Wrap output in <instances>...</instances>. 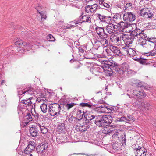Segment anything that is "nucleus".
<instances>
[{
  "label": "nucleus",
  "mask_w": 156,
  "mask_h": 156,
  "mask_svg": "<svg viewBox=\"0 0 156 156\" xmlns=\"http://www.w3.org/2000/svg\"><path fill=\"white\" fill-rule=\"evenodd\" d=\"M112 129H110L109 127H105L102 131V133L110 135Z\"/></svg>",
  "instance_id": "obj_41"
},
{
  "label": "nucleus",
  "mask_w": 156,
  "mask_h": 156,
  "mask_svg": "<svg viewBox=\"0 0 156 156\" xmlns=\"http://www.w3.org/2000/svg\"><path fill=\"white\" fill-rule=\"evenodd\" d=\"M133 94L134 95L136 96L137 98L141 99L144 98L146 95L145 93L143 90H133Z\"/></svg>",
  "instance_id": "obj_18"
},
{
  "label": "nucleus",
  "mask_w": 156,
  "mask_h": 156,
  "mask_svg": "<svg viewBox=\"0 0 156 156\" xmlns=\"http://www.w3.org/2000/svg\"><path fill=\"white\" fill-rule=\"evenodd\" d=\"M55 108H49V112L50 114L52 116H54L56 115L57 113L58 112L59 113L60 112V110H59V109L60 108H58V110H55Z\"/></svg>",
  "instance_id": "obj_30"
},
{
  "label": "nucleus",
  "mask_w": 156,
  "mask_h": 156,
  "mask_svg": "<svg viewBox=\"0 0 156 156\" xmlns=\"http://www.w3.org/2000/svg\"><path fill=\"white\" fill-rule=\"evenodd\" d=\"M113 21L115 23L119 25L120 23H122L125 26L126 23H124L122 21H121V16L120 14H115L113 17Z\"/></svg>",
  "instance_id": "obj_21"
},
{
  "label": "nucleus",
  "mask_w": 156,
  "mask_h": 156,
  "mask_svg": "<svg viewBox=\"0 0 156 156\" xmlns=\"http://www.w3.org/2000/svg\"><path fill=\"white\" fill-rule=\"evenodd\" d=\"M66 129L65 124L64 123H59L56 129L57 131L59 133L64 132Z\"/></svg>",
  "instance_id": "obj_24"
},
{
  "label": "nucleus",
  "mask_w": 156,
  "mask_h": 156,
  "mask_svg": "<svg viewBox=\"0 0 156 156\" xmlns=\"http://www.w3.org/2000/svg\"><path fill=\"white\" fill-rule=\"evenodd\" d=\"M51 105V104H50L49 105V107H51V108L55 107V106L57 107H61L60 106V105H59L57 103H56L52 104V105Z\"/></svg>",
  "instance_id": "obj_57"
},
{
  "label": "nucleus",
  "mask_w": 156,
  "mask_h": 156,
  "mask_svg": "<svg viewBox=\"0 0 156 156\" xmlns=\"http://www.w3.org/2000/svg\"><path fill=\"white\" fill-rule=\"evenodd\" d=\"M95 30L96 32L99 37L100 36L103 35V34L106 33L105 32L104 28L103 27L97 26L95 28Z\"/></svg>",
  "instance_id": "obj_28"
},
{
  "label": "nucleus",
  "mask_w": 156,
  "mask_h": 156,
  "mask_svg": "<svg viewBox=\"0 0 156 156\" xmlns=\"http://www.w3.org/2000/svg\"><path fill=\"white\" fill-rule=\"evenodd\" d=\"M84 55L85 58L88 59H91L94 58L93 54L90 52H86Z\"/></svg>",
  "instance_id": "obj_42"
},
{
  "label": "nucleus",
  "mask_w": 156,
  "mask_h": 156,
  "mask_svg": "<svg viewBox=\"0 0 156 156\" xmlns=\"http://www.w3.org/2000/svg\"><path fill=\"white\" fill-rule=\"evenodd\" d=\"M103 64L101 66V68L103 69L107 76H111L115 73L114 71L116 72V69H115V62L113 61L110 62L109 61H103ZM100 67H98L97 69L99 71L100 69ZM92 72H94L96 71V69L95 68L92 69Z\"/></svg>",
  "instance_id": "obj_1"
},
{
  "label": "nucleus",
  "mask_w": 156,
  "mask_h": 156,
  "mask_svg": "<svg viewBox=\"0 0 156 156\" xmlns=\"http://www.w3.org/2000/svg\"><path fill=\"white\" fill-rule=\"evenodd\" d=\"M137 38H141V40L145 39L147 40L146 39L147 38V34L144 33V31H142V32H140L137 37Z\"/></svg>",
  "instance_id": "obj_36"
},
{
  "label": "nucleus",
  "mask_w": 156,
  "mask_h": 156,
  "mask_svg": "<svg viewBox=\"0 0 156 156\" xmlns=\"http://www.w3.org/2000/svg\"><path fill=\"white\" fill-rule=\"evenodd\" d=\"M36 145L34 141L29 142L27 147L25 149L24 152L26 154H29L35 149Z\"/></svg>",
  "instance_id": "obj_14"
},
{
  "label": "nucleus",
  "mask_w": 156,
  "mask_h": 156,
  "mask_svg": "<svg viewBox=\"0 0 156 156\" xmlns=\"http://www.w3.org/2000/svg\"><path fill=\"white\" fill-rule=\"evenodd\" d=\"M112 135L113 139H115L116 140H120L119 137L120 136V134L118 132L117 130L114 129L112 130L111 133L110 134Z\"/></svg>",
  "instance_id": "obj_26"
},
{
  "label": "nucleus",
  "mask_w": 156,
  "mask_h": 156,
  "mask_svg": "<svg viewBox=\"0 0 156 156\" xmlns=\"http://www.w3.org/2000/svg\"><path fill=\"white\" fill-rule=\"evenodd\" d=\"M136 16L131 12L124 11L123 16V20L127 22H132L136 19Z\"/></svg>",
  "instance_id": "obj_4"
},
{
  "label": "nucleus",
  "mask_w": 156,
  "mask_h": 156,
  "mask_svg": "<svg viewBox=\"0 0 156 156\" xmlns=\"http://www.w3.org/2000/svg\"><path fill=\"white\" fill-rule=\"evenodd\" d=\"M115 66L116 72L120 74H123L125 72L127 71L129 68L128 65L126 62L119 65L115 62Z\"/></svg>",
  "instance_id": "obj_5"
},
{
  "label": "nucleus",
  "mask_w": 156,
  "mask_h": 156,
  "mask_svg": "<svg viewBox=\"0 0 156 156\" xmlns=\"http://www.w3.org/2000/svg\"><path fill=\"white\" fill-rule=\"evenodd\" d=\"M32 98H30L28 99L21 100L19 102L18 107H21L23 106L25 107H27V106L35 107V103H33L31 101Z\"/></svg>",
  "instance_id": "obj_7"
},
{
  "label": "nucleus",
  "mask_w": 156,
  "mask_h": 156,
  "mask_svg": "<svg viewBox=\"0 0 156 156\" xmlns=\"http://www.w3.org/2000/svg\"><path fill=\"white\" fill-rule=\"evenodd\" d=\"M96 116L91 114H88L86 112L84 115V118L83 119V121L88 124H93L94 123Z\"/></svg>",
  "instance_id": "obj_13"
},
{
  "label": "nucleus",
  "mask_w": 156,
  "mask_h": 156,
  "mask_svg": "<svg viewBox=\"0 0 156 156\" xmlns=\"http://www.w3.org/2000/svg\"><path fill=\"white\" fill-rule=\"evenodd\" d=\"M37 129H40L41 132L43 134H45L48 132L47 128L44 126L43 123H37L36 124Z\"/></svg>",
  "instance_id": "obj_23"
},
{
  "label": "nucleus",
  "mask_w": 156,
  "mask_h": 156,
  "mask_svg": "<svg viewBox=\"0 0 156 156\" xmlns=\"http://www.w3.org/2000/svg\"><path fill=\"white\" fill-rule=\"evenodd\" d=\"M122 50L125 51H126L127 54L128 55L129 53V51L130 48H129L127 46H125L122 48Z\"/></svg>",
  "instance_id": "obj_55"
},
{
  "label": "nucleus",
  "mask_w": 156,
  "mask_h": 156,
  "mask_svg": "<svg viewBox=\"0 0 156 156\" xmlns=\"http://www.w3.org/2000/svg\"><path fill=\"white\" fill-rule=\"evenodd\" d=\"M86 114V112H84L83 111L82 112L81 110H79L77 113V117L78 118L77 119V121H79L83 119V116L84 117V115Z\"/></svg>",
  "instance_id": "obj_34"
},
{
  "label": "nucleus",
  "mask_w": 156,
  "mask_h": 156,
  "mask_svg": "<svg viewBox=\"0 0 156 156\" xmlns=\"http://www.w3.org/2000/svg\"><path fill=\"white\" fill-rule=\"evenodd\" d=\"M79 105L82 107H91L93 106L92 105L90 104L87 103H81Z\"/></svg>",
  "instance_id": "obj_51"
},
{
  "label": "nucleus",
  "mask_w": 156,
  "mask_h": 156,
  "mask_svg": "<svg viewBox=\"0 0 156 156\" xmlns=\"http://www.w3.org/2000/svg\"><path fill=\"white\" fill-rule=\"evenodd\" d=\"M18 94L19 95H22L23 94L26 93L27 94L32 95L34 94L35 93L34 91V89L31 87H28L25 89L23 91L21 90L18 91Z\"/></svg>",
  "instance_id": "obj_17"
},
{
  "label": "nucleus",
  "mask_w": 156,
  "mask_h": 156,
  "mask_svg": "<svg viewBox=\"0 0 156 156\" xmlns=\"http://www.w3.org/2000/svg\"><path fill=\"white\" fill-rule=\"evenodd\" d=\"M48 144L46 142H43L37 146L36 151L38 154H41L46 152Z\"/></svg>",
  "instance_id": "obj_9"
},
{
  "label": "nucleus",
  "mask_w": 156,
  "mask_h": 156,
  "mask_svg": "<svg viewBox=\"0 0 156 156\" xmlns=\"http://www.w3.org/2000/svg\"><path fill=\"white\" fill-rule=\"evenodd\" d=\"M79 51L80 52L83 53L84 52V50L82 48L80 47L79 48Z\"/></svg>",
  "instance_id": "obj_63"
},
{
  "label": "nucleus",
  "mask_w": 156,
  "mask_h": 156,
  "mask_svg": "<svg viewBox=\"0 0 156 156\" xmlns=\"http://www.w3.org/2000/svg\"><path fill=\"white\" fill-rule=\"evenodd\" d=\"M57 142L59 144H62L66 142H70L71 141L68 140V137L66 136H61L59 138H56Z\"/></svg>",
  "instance_id": "obj_27"
},
{
  "label": "nucleus",
  "mask_w": 156,
  "mask_h": 156,
  "mask_svg": "<svg viewBox=\"0 0 156 156\" xmlns=\"http://www.w3.org/2000/svg\"><path fill=\"white\" fill-rule=\"evenodd\" d=\"M15 44L17 47L23 48H26L27 46L26 42L20 39L15 42Z\"/></svg>",
  "instance_id": "obj_22"
},
{
  "label": "nucleus",
  "mask_w": 156,
  "mask_h": 156,
  "mask_svg": "<svg viewBox=\"0 0 156 156\" xmlns=\"http://www.w3.org/2000/svg\"><path fill=\"white\" fill-rule=\"evenodd\" d=\"M142 40L140 42H139L138 44L143 47H146L147 46L146 41H147V40L145 39H142Z\"/></svg>",
  "instance_id": "obj_47"
},
{
  "label": "nucleus",
  "mask_w": 156,
  "mask_h": 156,
  "mask_svg": "<svg viewBox=\"0 0 156 156\" xmlns=\"http://www.w3.org/2000/svg\"><path fill=\"white\" fill-rule=\"evenodd\" d=\"M137 155L136 156H146L147 150L144 148V149H141L136 151Z\"/></svg>",
  "instance_id": "obj_32"
},
{
  "label": "nucleus",
  "mask_w": 156,
  "mask_h": 156,
  "mask_svg": "<svg viewBox=\"0 0 156 156\" xmlns=\"http://www.w3.org/2000/svg\"><path fill=\"white\" fill-rule=\"evenodd\" d=\"M90 126L89 124L86 123L84 121L81 124H79L76 126L75 129L77 131L81 132H83L86 131L89 128Z\"/></svg>",
  "instance_id": "obj_11"
},
{
  "label": "nucleus",
  "mask_w": 156,
  "mask_h": 156,
  "mask_svg": "<svg viewBox=\"0 0 156 156\" xmlns=\"http://www.w3.org/2000/svg\"><path fill=\"white\" fill-rule=\"evenodd\" d=\"M141 105L142 107H148L151 106L150 104L147 102L141 103Z\"/></svg>",
  "instance_id": "obj_53"
},
{
  "label": "nucleus",
  "mask_w": 156,
  "mask_h": 156,
  "mask_svg": "<svg viewBox=\"0 0 156 156\" xmlns=\"http://www.w3.org/2000/svg\"><path fill=\"white\" fill-rule=\"evenodd\" d=\"M147 24L148 25H147V26H150V27H147L149 29H156V21H154L153 22L148 23Z\"/></svg>",
  "instance_id": "obj_38"
},
{
  "label": "nucleus",
  "mask_w": 156,
  "mask_h": 156,
  "mask_svg": "<svg viewBox=\"0 0 156 156\" xmlns=\"http://www.w3.org/2000/svg\"><path fill=\"white\" fill-rule=\"evenodd\" d=\"M43 113H46L47 110V108H40Z\"/></svg>",
  "instance_id": "obj_62"
},
{
  "label": "nucleus",
  "mask_w": 156,
  "mask_h": 156,
  "mask_svg": "<svg viewBox=\"0 0 156 156\" xmlns=\"http://www.w3.org/2000/svg\"><path fill=\"white\" fill-rule=\"evenodd\" d=\"M132 5V4L130 3H127L125 6V10H126V9H127V8H128L129 7L131 6Z\"/></svg>",
  "instance_id": "obj_60"
},
{
  "label": "nucleus",
  "mask_w": 156,
  "mask_h": 156,
  "mask_svg": "<svg viewBox=\"0 0 156 156\" xmlns=\"http://www.w3.org/2000/svg\"><path fill=\"white\" fill-rule=\"evenodd\" d=\"M121 140L123 145H126V135L125 133H124L123 134H121L120 135Z\"/></svg>",
  "instance_id": "obj_39"
},
{
  "label": "nucleus",
  "mask_w": 156,
  "mask_h": 156,
  "mask_svg": "<svg viewBox=\"0 0 156 156\" xmlns=\"http://www.w3.org/2000/svg\"><path fill=\"white\" fill-rule=\"evenodd\" d=\"M131 27V34L133 35L135 37H137L140 32H142V31L138 28L136 25L132 24Z\"/></svg>",
  "instance_id": "obj_19"
},
{
  "label": "nucleus",
  "mask_w": 156,
  "mask_h": 156,
  "mask_svg": "<svg viewBox=\"0 0 156 156\" xmlns=\"http://www.w3.org/2000/svg\"><path fill=\"white\" fill-rule=\"evenodd\" d=\"M85 12L89 13V12L94 13L93 9H92L91 5H87L85 8Z\"/></svg>",
  "instance_id": "obj_45"
},
{
  "label": "nucleus",
  "mask_w": 156,
  "mask_h": 156,
  "mask_svg": "<svg viewBox=\"0 0 156 156\" xmlns=\"http://www.w3.org/2000/svg\"><path fill=\"white\" fill-rule=\"evenodd\" d=\"M33 109L35 111V108H31V112H29L28 109H27L26 108H18V114L20 115L22 113L24 118L25 120H27L28 121V122H27L26 124L29 122L33 120V119L31 116V114L33 115H34L32 112V110Z\"/></svg>",
  "instance_id": "obj_3"
},
{
  "label": "nucleus",
  "mask_w": 156,
  "mask_h": 156,
  "mask_svg": "<svg viewBox=\"0 0 156 156\" xmlns=\"http://www.w3.org/2000/svg\"><path fill=\"white\" fill-rule=\"evenodd\" d=\"M77 118L73 116H71L69 119L68 120L70 123L73 124H75L76 122H78Z\"/></svg>",
  "instance_id": "obj_44"
},
{
  "label": "nucleus",
  "mask_w": 156,
  "mask_h": 156,
  "mask_svg": "<svg viewBox=\"0 0 156 156\" xmlns=\"http://www.w3.org/2000/svg\"><path fill=\"white\" fill-rule=\"evenodd\" d=\"M99 4L101 5V7H100L102 9H104L105 8H109L110 5L104 2V0H98Z\"/></svg>",
  "instance_id": "obj_33"
},
{
  "label": "nucleus",
  "mask_w": 156,
  "mask_h": 156,
  "mask_svg": "<svg viewBox=\"0 0 156 156\" xmlns=\"http://www.w3.org/2000/svg\"><path fill=\"white\" fill-rule=\"evenodd\" d=\"M105 28L107 32L109 34H111L117 31L119 29V27L118 25L110 23H108Z\"/></svg>",
  "instance_id": "obj_8"
},
{
  "label": "nucleus",
  "mask_w": 156,
  "mask_h": 156,
  "mask_svg": "<svg viewBox=\"0 0 156 156\" xmlns=\"http://www.w3.org/2000/svg\"><path fill=\"white\" fill-rule=\"evenodd\" d=\"M129 55H130L131 57H133L136 55V51L133 50V49L130 48L129 51Z\"/></svg>",
  "instance_id": "obj_43"
},
{
  "label": "nucleus",
  "mask_w": 156,
  "mask_h": 156,
  "mask_svg": "<svg viewBox=\"0 0 156 156\" xmlns=\"http://www.w3.org/2000/svg\"><path fill=\"white\" fill-rule=\"evenodd\" d=\"M127 118L129 119H128V122H129V121H132L133 122L135 121V119L134 117L132 115H128Z\"/></svg>",
  "instance_id": "obj_56"
},
{
  "label": "nucleus",
  "mask_w": 156,
  "mask_h": 156,
  "mask_svg": "<svg viewBox=\"0 0 156 156\" xmlns=\"http://www.w3.org/2000/svg\"><path fill=\"white\" fill-rule=\"evenodd\" d=\"M41 20H42L43 19H44V20H46V15H45L44 13H42V14H41Z\"/></svg>",
  "instance_id": "obj_59"
},
{
  "label": "nucleus",
  "mask_w": 156,
  "mask_h": 156,
  "mask_svg": "<svg viewBox=\"0 0 156 156\" xmlns=\"http://www.w3.org/2000/svg\"><path fill=\"white\" fill-rule=\"evenodd\" d=\"M150 52L151 56L152 57L156 56V46L155 45H154L153 49L151 50Z\"/></svg>",
  "instance_id": "obj_49"
},
{
  "label": "nucleus",
  "mask_w": 156,
  "mask_h": 156,
  "mask_svg": "<svg viewBox=\"0 0 156 156\" xmlns=\"http://www.w3.org/2000/svg\"><path fill=\"white\" fill-rule=\"evenodd\" d=\"M112 147L115 150H118L120 149L119 144L116 143L113 144L112 146Z\"/></svg>",
  "instance_id": "obj_54"
},
{
  "label": "nucleus",
  "mask_w": 156,
  "mask_h": 156,
  "mask_svg": "<svg viewBox=\"0 0 156 156\" xmlns=\"http://www.w3.org/2000/svg\"><path fill=\"white\" fill-rule=\"evenodd\" d=\"M140 12L141 16L147 18L149 20L151 19L154 16V14L152 11L147 8L141 9Z\"/></svg>",
  "instance_id": "obj_6"
},
{
  "label": "nucleus",
  "mask_w": 156,
  "mask_h": 156,
  "mask_svg": "<svg viewBox=\"0 0 156 156\" xmlns=\"http://www.w3.org/2000/svg\"><path fill=\"white\" fill-rule=\"evenodd\" d=\"M112 116L109 115H96L94 123L98 127H101L110 124L112 122Z\"/></svg>",
  "instance_id": "obj_2"
},
{
  "label": "nucleus",
  "mask_w": 156,
  "mask_h": 156,
  "mask_svg": "<svg viewBox=\"0 0 156 156\" xmlns=\"http://www.w3.org/2000/svg\"><path fill=\"white\" fill-rule=\"evenodd\" d=\"M147 41L154 44H156V38L153 37H148L146 39Z\"/></svg>",
  "instance_id": "obj_46"
},
{
  "label": "nucleus",
  "mask_w": 156,
  "mask_h": 156,
  "mask_svg": "<svg viewBox=\"0 0 156 156\" xmlns=\"http://www.w3.org/2000/svg\"><path fill=\"white\" fill-rule=\"evenodd\" d=\"M100 38L99 42H100L104 47H106L108 44V35L107 33L103 34L102 36H99Z\"/></svg>",
  "instance_id": "obj_12"
},
{
  "label": "nucleus",
  "mask_w": 156,
  "mask_h": 156,
  "mask_svg": "<svg viewBox=\"0 0 156 156\" xmlns=\"http://www.w3.org/2000/svg\"><path fill=\"white\" fill-rule=\"evenodd\" d=\"M133 59L135 61H137L140 64L144 65H146L150 64L152 62L150 61L151 59L148 58H144L141 56L138 57H136Z\"/></svg>",
  "instance_id": "obj_10"
},
{
  "label": "nucleus",
  "mask_w": 156,
  "mask_h": 156,
  "mask_svg": "<svg viewBox=\"0 0 156 156\" xmlns=\"http://www.w3.org/2000/svg\"><path fill=\"white\" fill-rule=\"evenodd\" d=\"M110 48L111 51L114 54L119 55L121 53L119 48L117 47L112 46Z\"/></svg>",
  "instance_id": "obj_29"
},
{
  "label": "nucleus",
  "mask_w": 156,
  "mask_h": 156,
  "mask_svg": "<svg viewBox=\"0 0 156 156\" xmlns=\"http://www.w3.org/2000/svg\"><path fill=\"white\" fill-rule=\"evenodd\" d=\"M62 104L63 105V106H65L66 107H72L76 104L74 103H70L69 101H68L67 100L66 101V102L65 101L62 102Z\"/></svg>",
  "instance_id": "obj_35"
},
{
  "label": "nucleus",
  "mask_w": 156,
  "mask_h": 156,
  "mask_svg": "<svg viewBox=\"0 0 156 156\" xmlns=\"http://www.w3.org/2000/svg\"><path fill=\"white\" fill-rule=\"evenodd\" d=\"M97 15V16L102 22H104L108 23H110L112 17L109 16L101 15L100 14H98Z\"/></svg>",
  "instance_id": "obj_16"
},
{
  "label": "nucleus",
  "mask_w": 156,
  "mask_h": 156,
  "mask_svg": "<svg viewBox=\"0 0 156 156\" xmlns=\"http://www.w3.org/2000/svg\"><path fill=\"white\" fill-rule=\"evenodd\" d=\"M81 18L82 19V22H87L88 23L91 22V18L90 16H82Z\"/></svg>",
  "instance_id": "obj_40"
},
{
  "label": "nucleus",
  "mask_w": 156,
  "mask_h": 156,
  "mask_svg": "<svg viewBox=\"0 0 156 156\" xmlns=\"http://www.w3.org/2000/svg\"><path fill=\"white\" fill-rule=\"evenodd\" d=\"M110 39L112 42L117 43L121 40V37L113 34L110 37Z\"/></svg>",
  "instance_id": "obj_25"
},
{
  "label": "nucleus",
  "mask_w": 156,
  "mask_h": 156,
  "mask_svg": "<svg viewBox=\"0 0 156 156\" xmlns=\"http://www.w3.org/2000/svg\"><path fill=\"white\" fill-rule=\"evenodd\" d=\"M132 82L134 84L136 85L138 87H141L144 86L145 83L144 82H141L140 80L137 79H133Z\"/></svg>",
  "instance_id": "obj_31"
},
{
  "label": "nucleus",
  "mask_w": 156,
  "mask_h": 156,
  "mask_svg": "<svg viewBox=\"0 0 156 156\" xmlns=\"http://www.w3.org/2000/svg\"><path fill=\"white\" fill-rule=\"evenodd\" d=\"M40 107H47V105L45 104H42L40 105Z\"/></svg>",
  "instance_id": "obj_64"
},
{
  "label": "nucleus",
  "mask_w": 156,
  "mask_h": 156,
  "mask_svg": "<svg viewBox=\"0 0 156 156\" xmlns=\"http://www.w3.org/2000/svg\"><path fill=\"white\" fill-rule=\"evenodd\" d=\"M47 39L50 41H54L55 40V38L52 35L50 34L47 36Z\"/></svg>",
  "instance_id": "obj_52"
},
{
  "label": "nucleus",
  "mask_w": 156,
  "mask_h": 156,
  "mask_svg": "<svg viewBox=\"0 0 156 156\" xmlns=\"http://www.w3.org/2000/svg\"><path fill=\"white\" fill-rule=\"evenodd\" d=\"M135 37L133 35H125L122 37L125 44L126 45H129L131 44L133 41Z\"/></svg>",
  "instance_id": "obj_15"
},
{
  "label": "nucleus",
  "mask_w": 156,
  "mask_h": 156,
  "mask_svg": "<svg viewBox=\"0 0 156 156\" xmlns=\"http://www.w3.org/2000/svg\"><path fill=\"white\" fill-rule=\"evenodd\" d=\"M116 122H125L128 123V119L125 116H122L120 117L117 118L115 120Z\"/></svg>",
  "instance_id": "obj_37"
},
{
  "label": "nucleus",
  "mask_w": 156,
  "mask_h": 156,
  "mask_svg": "<svg viewBox=\"0 0 156 156\" xmlns=\"http://www.w3.org/2000/svg\"><path fill=\"white\" fill-rule=\"evenodd\" d=\"M105 112L107 113H113L115 112L113 108H105Z\"/></svg>",
  "instance_id": "obj_50"
},
{
  "label": "nucleus",
  "mask_w": 156,
  "mask_h": 156,
  "mask_svg": "<svg viewBox=\"0 0 156 156\" xmlns=\"http://www.w3.org/2000/svg\"><path fill=\"white\" fill-rule=\"evenodd\" d=\"M142 55L144 56H146L147 57V58H149V57L150 56H151V54H150V51L147 53H144L142 54Z\"/></svg>",
  "instance_id": "obj_58"
},
{
  "label": "nucleus",
  "mask_w": 156,
  "mask_h": 156,
  "mask_svg": "<svg viewBox=\"0 0 156 156\" xmlns=\"http://www.w3.org/2000/svg\"><path fill=\"white\" fill-rule=\"evenodd\" d=\"M92 9L94 12H95V11L98 9L100 8V6L96 4H94L93 5H91Z\"/></svg>",
  "instance_id": "obj_48"
},
{
  "label": "nucleus",
  "mask_w": 156,
  "mask_h": 156,
  "mask_svg": "<svg viewBox=\"0 0 156 156\" xmlns=\"http://www.w3.org/2000/svg\"><path fill=\"white\" fill-rule=\"evenodd\" d=\"M30 136H36L38 134V129L37 125H32L29 129Z\"/></svg>",
  "instance_id": "obj_20"
},
{
  "label": "nucleus",
  "mask_w": 156,
  "mask_h": 156,
  "mask_svg": "<svg viewBox=\"0 0 156 156\" xmlns=\"http://www.w3.org/2000/svg\"><path fill=\"white\" fill-rule=\"evenodd\" d=\"M135 149L136 150V151L141 149H144V147L143 146L140 147V146H138L137 148L136 147Z\"/></svg>",
  "instance_id": "obj_61"
}]
</instances>
